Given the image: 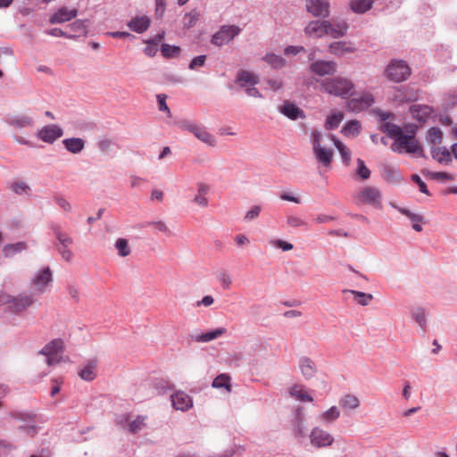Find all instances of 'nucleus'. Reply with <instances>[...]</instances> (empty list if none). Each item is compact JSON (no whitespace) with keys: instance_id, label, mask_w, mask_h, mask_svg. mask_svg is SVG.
Segmentation results:
<instances>
[{"instance_id":"412c9836","label":"nucleus","mask_w":457,"mask_h":457,"mask_svg":"<svg viewBox=\"0 0 457 457\" xmlns=\"http://www.w3.org/2000/svg\"><path fill=\"white\" fill-rule=\"evenodd\" d=\"M128 26L132 31L143 33L148 29L150 19L145 15L135 17L128 22Z\"/></svg>"},{"instance_id":"423d86ee","label":"nucleus","mask_w":457,"mask_h":457,"mask_svg":"<svg viewBox=\"0 0 457 457\" xmlns=\"http://www.w3.org/2000/svg\"><path fill=\"white\" fill-rule=\"evenodd\" d=\"M385 74L394 82H402L410 77L411 68L403 61L394 60L387 65Z\"/></svg>"},{"instance_id":"a211bd4d","label":"nucleus","mask_w":457,"mask_h":457,"mask_svg":"<svg viewBox=\"0 0 457 457\" xmlns=\"http://www.w3.org/2000/svg\"><path fill=\"white\" fill-rule=\"evenodd\" d=\"M347 29L348 25L345 21H328V28H327L328 35L334 38L345 36L347 32Z\"/></svg>"},{"instance_id":"20e7f679","label":"nucleus","mask_w":457,"mask_h":457,"mask_svg":"<svg viewBox=\"0 0 457 457\" xmlns=\"http://www.w3.org/2000/svg\"><path fill=\"white\" fill-rule=\"evenodd\" d=\"M391 149L394 152L402 154H414L422 155V147L419 141L415 137V130L411 129V134H403L399 138H396V141L391 145Z\"/></svg>"},{"instance_id":"a19ab883","label":"nucleus","mask_w":457,"mask_h":457,"mask_svg":"<svg viewBox=\"0 0 457 457\" xmlns=\"http://www.w3.org/2000/svg\"><path fill=\"white\" fill-rule=\"evenodd\" d=\"M343 119H344V115L342 112H338L332 113L326 120V122H325L326 129L331 130V129H337L339 126V124L341 123V121L343 120Z\"/></svg>"},{"instance_id":"6ab92c4d","label":"nucleus","mask_w":457,"mask_h":457,"mask_svg":"<svg viewBox=\"0 0 457 457\" xmlns=\"http://www.w3.org/2000/svg\"><path fill=\"white\" fill-rule=\"evenodd\" d=\"M172 404L175 409L187 411L192 407L193 402L191 397L184 392H177L171 396Z\"/></svg>"},{"instance_id":"3c124183","label":"nucleus","mask_w":457,"mask_h":457,"mask_svg":"<svg viewBox=\"0 0 457 457\" xmlns=\"http://www.w3.org/2000/svg\"><path fill=\"white\" fill-rule=\"evenodd\" d=\"M357 170L356 172L359 176V178L361 180H367L370 177V170L369 168L365 165L364 162L361 159H357Z\"/></svg>"},{"instance_id":"c9c22d12","label":"nucleus","mask_w":457,"mask_h":457,"mask_svg":"<svg viewBox=\"0 0 457 457\" xmlns=\"http://www.w3.org/2000/svg\"><path fill=\"white\" fill-rule=\"evenodd\" d=\"M226 331L227 330H226L225 328H216L214 330L204 333V334H202L200 336H196L195 337V341H197V342H210V341H212V340L218 338L219 337L222 336L223 334L226 333Z\"/></svg>"},{"instance_id":"5701e85b","label":"nucleus","mask_w":457,"mask_h":457,"mask_svg":"<svg viewBox=\"0 0 457 457\" xmlns=\"http://www.w3.org/2000/svg\"><path fill=\"white\" fill-rule=\"evenodd\" d=\"M431 155L440 163L448 164L452 161L451 152L445 146H432Z\"/></svg>"},{"instance_id":"393cba45","label":"nucleus","mask_w":457,"mask_h":457,"mask_svg":"<svg viewBox=\"0 0 457 457\" xmlns=\"http://www.w3.org/2000/svg\"><path fill=\"white\" fill-rule=\"evenodd\" d=\"M300 370L306 379L312 378L316 373V365L310 358H303L300 361Z\"/></svg>"},{"instance_id":"0e129e2a","label":"nucleus","mask_w":457,"mask_h":457,"mask_svg":"<svg viewBox=\"0 0 457 457\" xmlns=\"http://www.w3.org/2000/svg\"><path fill=\"white\" fill-rule=\"evenodd\" d=\"M205 60H206V56L205 55H199L197 57H195L190 64H189V68L191 70H194L197 67H202L204 66V62H205Z\"/></svg>"},{"instance_id":"a878e982","label":"nucleus","mask_w":457,"mask_h":457,"mask_svg":"<svg viewBox=\"0 0 457 457\" xmlns=\"http://www.w3.org/2000/svg\"><path fill=\"white\" fill-rule=\"evenodd\" d=\"M374 0H350L351 10L355 13H364L372 8Z\"/></svg>"},{"instance_id":"ddd939ff","label":"nucleus","mask_w":457,"mask_h":457,"mask_svg":"<svg viewBox=\"0 0 457 457\" xmlns=\"http://www.w3.org/2000/svg\"><path fill=\"white\" fill-rule=\"evenodd\" d=\"M62 134V129L58 125L53 124L43 127L37 131V136L42 141L52 144L60 138Z\"/></svg>"},{"instance_id":"dca6fc26","label":"nucleus","mask_w":457,"mask_h":457,"mask_svg":"<svg viewBox=\"0 0 457 457\" xmlns=\"http://www.w3.org/2000/svg\"><path fill=\"white\" fill-rule=\"evenodd\" d=\"M78 14V10L76 8L68 9L63 6L59 8L50 18L49 21L52 24L54 23H63L74 19Z\"/></svg>"},{"instance_id":"09e8293b","label":"nucleus","mask_w":457,"mask_h":457,"mask_svg":"<svg viewBox=\"0 0 457 457\" xmlns=\"http://www.w3.org/2000/svg\"><path fill=\"white\" fill-rule=\"evenodd\" d=\"M411 316L414 320L420 326V328H426V313L424 309L417 307L412 310Z\"/></svg>"},{"instance_id":"6e6552de","label":"nucleus","mask_w":457,"mask_h":457,"mask_svg":"<svg viewBox=\"0 0 457 457\" xmlns=\"http://www.w3.org/2000/svg\"><path fill=\"white\" fill-rule=\"evenodd\" d=\"M337 71V64L334 61L318 60L309 66V71L319 77L334 75Z\"/></svg>"},{"instance_id":"864d4df0","label":"nucleus","mask_w":457,"mask_h":457,"mask_svg":"<svg viewBox=\"0 0 457 457\" xmlns=\"http://www.w3.org/2000/svg\"><path fill=\"white\" fill-rule=\"evenodd\" d=\"M9 416L13 420H18L21 421H33L36 415L29 412H21V411H11Z\"/></svg>"},{"instance_id":"680f3d73","label":"nucleus","mask_w":457,"mask_h":457,"mask_svg":"<svg viewBox=\"0 0 457 457\" xmlns=\"http://www.w3.org/2000/svg\"><path fill=\"white\" fill-rule=\"evenodd\" d=\"M261 207L259 205L253 206L245 215V220H253L259 216Z\"/></svg>"},{"instance_id":"a18cd8bd","label":"nucleus","mask_w":457,"mask_h":457,"mask_svg":"<svg viewBox=\"0 0 457 457\" xmlns=\"http://www.w3.org/2000/svg\"><path fill=\"white\" fill-rule=\"evenodd\" d=\"M265 62H267L270 65H271L273 68H281L285 66L286 61L284 58H282L279 55H276L274 54H266L263 58Z\"/></svg>"},{"instance_id":"aec40b11","label":"nucleus","mask_w":457,"mask_h":457,"mask_svg":"<svg viewBox=\"0 0 457 457\" xmlns=\"http://www.w3.org/2000/svg\"><path fill=\"white\" fill-rule=\"evenodd\" d=\"M411 116L420 122H425L432 114L433 110L428 105L414 104L410 108Z\"/></svg>"},{"instance_id":"72a5a7b5","label":"nucleus","mask_w":457,"mask_h":457,"mask_svg":"<svg viewBox=\"0 0 457 457\" xmlns=\"http://www.w3.org/2000/svg\"><path fill=\"white\" fill-rule=\"evenodd\" d=\"M230 377L227 374H220L217 376L212 381V386L214 388L221 389L224 388L228 393L231 392Z\"/></svg>"},{"instance_id":"7c9ffc66","label":"nucleus","mask_w":457,"mask_h":457,"mask_svg":"<svg viewBox=\"0 0 457 457\" xmlns=\"http://www.w3.org/2000/svg\"><path fill=\"white\" fill-rule=\"evenodd\" d=\"M339 403L345 410H355L360 406V400L357 396L347 394L340 398Z\"/></svg>"},{"instance_id":"e433bc0d","label":"nucleus","mask_w":457,"mask_h":457,"mask_svg":"<svg viewBox=\"0 0 457 457\" xmlns=\"http://www.w3.org/2000/svg\"><path fill=\"white\" fill-rule=\"evenodd\" d=\"M54 233L58 240L55 245L71 246L73 244V239L65 232H63L60 227H54Z\"/></svg>"},{"instance_id":"0eeeda50","label":"nucleus","mask_w":457,"mask_h":457,"mask_svg":"<svg viewBox=\"0 0 457 457\" xmlns=\"http://www.w3.org/2000/svg\"><path fill=\"white\" fill-rule=\"evenodd\" d=\"M240 29L235 25L222 26L219 31H217L212 38V43L218 46H221L225 44L229 43L233 38L238 35Z\"/></svg>"},{"instance_id":"69168bd1","label":"nucleus","mask_w":457,"mask_h":457,"mask_svg":"<svg viewBox=\"0 0 457 457\" xmlns=\"http://www.w3.org/2000/svg\"><path fill=\"white\" fill-rule=\"evenodd\" d=\"M412 180L417 183L419 186L420 191L423 194L429 195V192L428 190L427 185L424 181L421 180L420 176L418 175H412L411 177Z\"/></svg>"},{"instance_id":"b1692460","label":"nucleus","mask_w":457,"mask_h":457,"mask_svg":"<svg viewBox=\"0 0 457 457\" xmlns=\"http://www.w3.org/2000/svg\"><path fill=\"white\" fill-rule=\"evenodd\" d=\"M258 77L248 71L242 70L237 73V82L241 87H245L248 84L251 86H254L258 83Z\"/></svg>"},{"instance_id":"cd10ccee","label":"nucleus","mask_w":457,"mask_h":457,"mask_svg":"<svg viewBox=\"0 0 457 457\" xmlns=\"http://www.w3.org/2000/svg\"><path fill=\"white\" fill-rule=\"evenodd\" d=\"M62 143L65 148L72 154L80 153L85 146L84 140L79 137L67 138Z\"/></svg>"},{"instance_id":"13d9d810","label":"nucleus","mask_w":457,"mask_h":457,"mask_svg":"<svg viewBox=\"0 0 457 457\" xmlns=\"http://www.w3.org/2000/svg\"><path fill=\"white\" fill-rule=\"evenodd\" d=\"M145 427V418L137 417L132 422L129 423V429L133 433H137Z\"/></svg>"},{"instance_id":"c03bdc74","label":"nucleus","mask_w":457,"mask_h":457,"mask_svg":"<svg viewBox=\"0 0 457 457\" xmlns=\"http://www.w3.org/2000/svg\"><path fill=\"white\" fill-rule=\"evenodd\" d=\"M402 213L405 214L412 222V228L417 232H420L422 230V227L420 224L423 220L422 216L419 214L411 213L410 211L403 209L401 210Z\"/></svg>"},{"instance_id":"338daca9","label":"nucleus","mask_w":457,"mask_h":457,"mask_svg":"<svg viewBox=\"0 0 457 457\" xmlns=\"http://www.w3.org/2000/svg\"><path fill=\"white\" fill-rule=\"evenodd\" d=\"M272 245L278 248L282 249L283 251H290L293 249V245L291 243L283 241V240H275L272 242Z\"/></svg>"},{"instance_id":"37998d69","label":"nucleus","mask_w":457,"mask_h":457,"mask_svg":"<svg viewBox=\"0 0 457 457\" xmlns=\"http://www.w3.org/2000/svg\"><path fill=\"white\" fill-rule=\"evenodd\" d=\"M10 124L15 128L21 129L33 125V120L29 116H18L11 120Z\"/></svg>"},{"instance_id":"bf43d9fd","label":"nucleus","mask_w":457,"mask_h":457,"mask_svg":"<svg viewBox=\"0 0 457 457\" xmlns=\"http://www.w3.org/2000/svg\"><path fill=\"white\" fill-rule=\"evenodd\" d=\"M12 189L17 194H23L28 193L29 187L25 182L18 181L12 185Z\"/></svg>"},{"instance_id":"9d476101","label":"nucleus","mask_w":457,"mask_h":457,"mask_svg":"<svg viewBox=\"0 0 457 457\" xmlns=\"http://www.w3.org/2000/svg\"><path fill=\"white\" fill-rule=\"evenodd\" d=\"M52 271L49 267L38 271L31 280V285L35 292L42 294L46 291V287L52 282Z\"/></svg>"},{"instance_id":"f03ea898","label":"nucleus","mask_w":457,"mask_h":457,"mask_svg":"<svg viewBox=\"0 0 457 457\" xmlns=\"http://www.w3.org/2000/svg\"><path fill=\"white\" fill-rule=\"evenodd\" d=\"M353 201L358 206L370 205L375 208H381L382 194L380 190L374 186H365L353 194Z\"/></svg>"},{"instance_id":"8fccbe9b","label":"nucleus","mask_w":457,"mask_h":457,"mask_svg":"<svg viewBox=\"0 0 457 457\" xmlns=\"http://www.w3.org/2000/svg\"><path fill=\"white\" fill-rule=\"evenodd\" d=\"M70 29L74 34L70 35L69 37H76L87 32V26L85 21L80 20H77L72 24H71Z\"/></svg>"},{"instance_id":"473e14b6","label":"nucleus","mask_w":457,"mask_h":457,"mask_svg":"<svg viewBox=\"0 0 457 457\" xmlns=\"http://www.w3.org/2000/svg\"><path fill=\"white\" fill-rule=\"evenodd\" d=\"M381 129L383 132L386 133L391 138L396 141V138H399L403 135L402 129L393 123L385 122L381 126Z\"/></svg>"},{"instance_id":"2eb2a0df","label":"nucleus","mask_w":457,"mask_h":457,"mask_svg":"<svg viewBox=\"0 0 457 457\" xmlns=\"http://www.w3.org/2000/svg\"><path fill=\"white\" fill-rule=\"evenodd\" d=\"M328 21H312L308 23L304 32L309 37H322L328 35Z\"/></svg>"},{"instance_id":"4d7b16f0","label":"nucleus","mask_w":457,"mask_h":457,"mask_svg":"<svg viewBox=\"0 0 457 457\" xmlns=\"http://www.w3.org/2000/svg\"><path fill=\"white\" fill-rule=\"evenodd\" d=\"M14 445L7 441H0V457H8Z\"/></svg>"},{"instance_id":"052dcab7","label":"nucleus","mask_w":457,"mask_h":457,"mask_svg":"<svg viewBox=\"0 0 457 457\" xmlns=\"http://www.w3.org/2000/svg\"><path fill=\"white\" fill-rule=\"evenodd\" d=\"M219 280L224 289L229 288L232 284L231 277L227 272H221L220 274Z\"/></svg>"},{"instance_id":"ea45409f","label":"nucleus","mask_w":457,"mask_h":457,"mask_svg":"<svg viewBox=\"0 0 457 457\" xmlns=\"http://www.w3.org/2000/svg\"><path fill=\"white\" fill-rule=\"evenodd\" d=\"M114 247L120 257H127L131 253V248L129 245V241L125 238L117 239Z\"/></svg>"},{"instance_id":"f3484780","label":"nucleus","mask_w":457,"mask_h":457,"mask_svg":"<svg viewBox=\"0 0 457 457\" xmlns=\"http://www.w3.org/2000/svg\"><path fill=\"white\" fill-rule=\"evenodd\" d=\"M328 48L329 52L336 56H343L356 51L354 46L351 42L346 41L333 42L329 45Z\"/></svg>"},{"instance_id":"774afa93","label":"nucleus","mask_w":457,"mask_h":457,"mask_svg":"<svg viewBox=\"0 0 457 457\" xmlns=\"http://www.w3.org/2000/svg\"><path fill=\"white\" fill-rule=\"evenodd\" d=\"M157 99L160 111L166 112L170 115V111L166 104V96L164 95H158Z\"/></svg>"},{"instance_id":"39448f33","label":"nucleus","mask_w":457,"mask_h":457,"mask_svg":"<svg viewBox=\"0 0 457 457\" xmlns=\"http://www.w3.org/2000/svg\"><path fill=\"white\" fill-rule=\"evenodd\" d=\"M313 154L316 160L326 168H330L333 160V151L321 145L322 134L319 131H312Z\"/></svg>"},{"instance_id":"c85d7f7f","label":"nucleus","mask_w":457,"mask_h":457,"mask_svg":"<svg viewBox=\"0 0 457 457\" xmlns=\"http://www.w3.org/2000/svg\"><path fill=\"white\" fill-rule=\"evenodd\" d=\"M28 248L26 242H18L14 244H8L3 248V254L4 257H12L16 253H21Z\"/></svg>"},{"instance_id":"f8f14e48","label":"nucleus","mask_w":457,"mask_h":457,"mask_svg":"<svg viewBox=\"0 0 457 457\" xmlns=\"http://www.w3.org/2000/svg\"><path fill=\"white\" fill-rule=\"evenodd\" d=\"M374 103V98L371 94L364 93L359 97L352 98L347 102V109L353 112H361L369 108Z\"/></svg>"},{"instance_id":"58836bf2","label":"nucleus","mask_w":457,"mask_h":457,"mask_svg":"<svg viewBox=\"0 0 457 457\" xmlns=\"http://www.w3.org/2000/svg\"><path fill=\"white\" fill-rule=\"evenodd\" d=\"M340 417V411L337 406L330 407L328 411L320 415V420L325 423H330Z\"/></svg>"},{"instance_id":"4be33fe9","label":"nucleus","mask_w":457,"mask_h":457,"mask_svg":"<svg viewBox=\"0 0 457 457\" xmlns=\"http://www.w3.org/2000/svg\"><path fill=\"white\" fill-rule=\"evenodd\" d=\"M64 348V342L61 338H56L47 343L42 350L39 352L40 354H55L60 355Z\"/></svg>"},{"instance_id":"4c0bfd02","label":"nucleus","mask_w":457,"mask_h":457,"mask_svg":"<svg viewBox=\"0 0 457 457\" xmlns=\"http://www.w3.org/2000/svg\"><path fill=\"white\" fill-rule=\"evenodd\" d=\"M282 112L287 117L295 120L298 117L303 116V112L295 104L291 103H285L282 108Z\"/></svg>"},{"instance_id":"7ed1b4c3","label":"nucleus","mask_w":457,"mask_h":457,"mask_svg":"<svg viewBox=\"0 0 457 457\" xmlns=\"http://www.w3.org/2000/svg\"><path fill=\"white\" fill-rule=\"evenodd\" d=\"M34 303V298L31 295H12L7 293H0V306H4L5 309L12 313H21L31 306Z\"/></svg>"},{"instance_id":"603ef678","label":"nucleus","mask_w":457,"mask_h":457,"mask_svg":"<svg viewBox=\"0 0 457 457\" xmlns=\"http://www.w3.org/2000/svg\"><path fill=\"white\" fill-rule=\"evenodd\" d=\"M55 204L65 212H71L72 211L71 204L64 198L62 195H55L54 196Z\"/></svg>"},{"instance_id":"49530a36","label":"nucleus","mask_w":457,"mask_h":457,"mask_svg":"<svg viewBox=\"0 0 457 457\" xmlns=\"http://www.w3.org/2000/svg\"><path fill=\"white\" fill-rule=\"evenodd\" d=\"M428 137L429 143H431L434 145H438L442 142L443 132L441 131L440 129L433 127L429 129L428 132Z\"/></svg>"},{"instance_id":"c756f323","label":"nucleus","mask_w":457,"mask_h":457,"mask_svg":"<svg viewBox=\"0 0 457 457\" xmlns=\"http://www.w3.org/2000/svg\"><path fill=\"white\" fill-rule=\"evenodd\" d=\"M208 192L209 187L206 184L199 183L197 185V194L194 198V202L201 207H206L208 205V199L206 197Z\"/></svg>"},{"instance_id":"6e6d98bb","label":"nucleus","mask_w":457,"mask_h":457,"mask_svg":"<svg viewBox=\"0 0 457 457\" xmlns=\"http://www.w3.org/2000/svg\"><path fill=\"white\" fill-rule=\"evenodd\" d=\"M55 248L64 261L71 262L73 259V253L71 251L70 246L55 245Z\"/></svg>"},{"instance_id":"e2e57ef3","label":"nucleus","mask_w":457,"mask_h":457,"mask_svg":"<svg viewBox=\"0 0 457 457\" xmlns=\"http://www.w3.org/2000/svg\"><path fill=\"white\" fill-rule=\"evenodd\" d=\"M287 222L292 228H298L305 225V222L297 216H288L287 219Z\"/></svg>"},{"instance_id":"f257e3e1","label":"nucleus","mask_w":457,"mask_h":457,"mask_svg":"<svg viewBox=\"0 0 457 457\" xmlns=\"http://www.w3.org/2000/svg\"><path fill=\"white\" fill-rule=\"evenodd\" d=\"M320 87L326 93L342 98H346L353 95L354 90V85L351 79L342 76L323 79L320 82Z\"/></svg>"},{"instance_id":"bb28decb","label":"nucleus","mask_w":457,"mask_h":457,"mask_svg":"<svg viewBox=\"0 0 457 457\" xmlns=\"http://www.w3.org/2000/svg\"><path fill=\"white\" fill-rule=\"evenodd\" d=\"M96 361H90L79 371V377L86 381H92L96 377Z\"/></svg>"},{"instance_id":"de8ad7c7","label":"nucleus","mask_w":457,"mask_h":457,"mask_svg":"<svg viewBox=\"0 0 457 457\" xmlns=\"http://www.w3.org/2000/svg\"><path fill=\"white\" fill-rule=\"evenodd\" d=\"M361 125L357 120L348 121L343 128L342 132L345 135L356 136L359 134Z\"/></svg>"},{"instance_id":"1a4fd4ad","label":"nucleus","mask_w":457,"mask_h":457,"mask_svg":"<svg viewBox=\"0 0 457 457\" xmlns=\"http://www.w3.org/2000/svg\"><path fill=\"white\" fill-rule=\"evenodd\" d=\"M183 127L203 143L210 146H214L216 145L215 137L208 132L204 126L193 122H187Z\"/></svg>"},{"instance_id":"2f4dec72","label":"nucleus","mask_w":457,"mask_h":457,"mask_svg":"<svg viewBox=\"0 0 457 457\" xmlns=\"http://www.w3.org/2000/svg\"><path fill=\"white\" fill-rule=\"evenodd\" d=\"M331 140L334 142L335 146L338 150L342 161L344 163L348 165L351 162V151L349 148H347L341 141H339L337 138H336L333 135L329 136Z\"/></svg>"},{"instance_id":"4468645a","label":"nucleus","mask_w":457,"mask_h":457,"mask_svg":"<svg viewBox=\"0 0 457 457\" xmlns=\"http://www.w3.org/2000/svg\"><path fill=\"white\" fill-rule=\"evenodd\" d=\"M329 7L328 0H306L307 11L316 17H328Z\"/></svg>"},{"instance_id":"9b49d317","label":"nucleus","mask_w":457,"mask_h":457,"mask_svg":"<svg viewBox=\"0 0 457 457\" xmlns=\"http://www.w3.org/2000/svg\"><path fill=\"white\" fill-rule=\"evenodd\" d=\"M311 443L315 447H326L332 445L334 437L320 428H314L310 435Z\"/></svg>"},{"instance_id":"79ce46f5","label":"nucleus","mask_w":457,"mask_h":457,"mask_svg":"<svg viewBox=\"0 0 457 457\" xmlns=\"http://www.w3.org/2000/svg\"><path fill=\"white\" fill-rule=\"evenodd\" d=\"M347 292L352 294L353 295L354 301L362 306L368 305L373 298L372 295H370V294H367V293H363V292H360V291H356V290H348Z\"/></svg>"},{"instance_id":"5fc2aeb1","label":"nucleus","mask_w":457,"mask_h":457,"mask_svg":"<svg viewBox=\"0 0 457 457\" xmlns=\"http://www.w3.org/2000/svg\"><path fill=\"white\" fill-rule=\"evenodd\" d=\"M161 51L164 57L169 58L178 55L180 52V48L179 46L163 44L162 46Z\"/></svg>"},{"instance_id":"f704fd0d","label":"nucleus","mask_w":457,"mask_h":457,"mask_svg":"<svg viewBox=\"0 0 457 457\" xmlns=\"http://www.w3.org/2000/svg\"><path fill=\"white\" fill-rule=\"evenodd\" d=\"M290 395L302 402H312L313 398L301 385H295L290 388Z\"/></svg>"}]
</instances>
